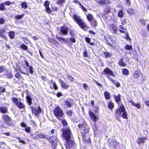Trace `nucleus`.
I'll list each match as a JSON object with an SVG mask.
<instances>
[{
  "instance_id": "obj_4",
  "label": "nucleus",
  "mask_w": 149,
  "mask_h": 149,
  "mask_svg": "<svg viewBox=\"0 0 149 149\" xmlns=\"http://www.w3.org/2000/svg\"><path fill=\"white\" fill-rule=\"evenodd\" d=\"M73 18L74 20L81 28L84 29L87 27V25L80 19V17L79 16L74 15Z\"/></svg>"
},
{
  "instance_id": "obj_19",
  "label": "nucleus",
  "mask_w": 149,
  "mask_h": 149,
  "mask_svg": "<svg viewBox=\"0 0 149 149\" xmlns=\"http://www.w3.org/2000/svg\"><path fill=\"white\" fill-rule=\"evenodd\" d=\"M26 99L28 105L30 106L32 104V98L30 96L27 95L26 96Z\"/></svg>"
},
{
  "instance_id": "obj_28",
  "label": "nucleus",
  "mask_w": 149,
  "mask_h": 149,
  "mask_svg": "<svg viewBox=\"0 0 149 149\" xmlns=\"http://www.w3.org/2000/svg\"><path fill=\"white\" fill-rule=\"evenodd\" d=\"M86 17L89 22L94 19L92 15L91 14H88V15H86Z\"/></svg>"
},
{
  "instance_id": "obj_61",
  "label": "nucleus",
  "mask_w": 149,
  "mask_h": 149,
  "mask_svg": "<svg viewBox=\"0 0 149 149\" xmlns=\"http://www.w3.org/2000/svg\"><path fill=\"white\" fill-rule=\"evenodd\" d=\"M126 3L128 5L130 6L131 4V2H130V0H126L125 1Z\"/></svg>"
},
{
  "instance_id": "obj_42",
  "label": "nucleus",
  "mask_w": 149,
  "mask_h": 149,
  "mask_svg": "<svg viewBox=\"0 0 149 149\" xmlns=\"http://www.w3.org/2000/svg\"><path fill=\"white\" fill-rule=\"evenodd\" d=\"M29 71L30 73L31 74H33L34 72L33 70V68L32 66H29Z\"/></svg>"
},
{
  "instance_id": "obj_14",
  "label": "nucleus",
  "mask_w": 149,
  "mask_h": 149,
  "mask_svg": "<svg viewBox=\"0 0 149 149\" xmlns=\"http://www.w3.org/2000/svg\"><path fill=\"white\" fill-rule=\"evenodd\" d=\"M142 75L138 71H135L133 73L132 76L133 77L138 79H140Z\"/></svg>"
},
{
  "instance_id": "obj_22",
  "label": "nucleus",
  "mask_w": 149,
  "mask_h": 149,
  "mask_svg": "<svg viewBox=\"0 0 149 149\" xmlns=\"http://www.w3.org/2000/svg\"><path fill=\"white\" fill-rule=\"evenodd\" d=\"M118 64L120 66L124 67H125L126 65V64L123 62V59L122 58L119 59Z\"/></svg>"
},
{
  "instance_id": "obj_27",
  "label": "nucleus",
  "mask_w": 149,
  "mask_h": 149,
  "mask_svg": "<svg viewBox=\"0 0 149 149\" xmlns=\"http://www.w3.org/2000/svg\"><path fill=\"white\" fill-rule=\"evenodd\" d=\"M111 145L113 146L115 148L119 144V143H118L117 141L116 140H114L113 142H111Z\"/></svg>"
},
{
  "instance_id": "obj_34",
  "label": "nucleus",
  "mask_w": 149,
  "mask_h": 149,
  "mask_svg": "<svg viewBox=\"0 0 149 149\" xmlns=\"http://www.w3.org/2000/svg\"><path fill=\"white\" fill-rule=\"evenodd\" d=\"M21 7L24 9H26L27 8V3L25 1L23 2L21 5Z\"/></svg>"
},
{
  "instance_id": "obj_31",
  "label": "nucleus",
  "mask_w": 149,
  "mask_h": 149,
  "mask_svg": "<svg viewBox=\"0 0 149 149\" xmlns=\"http://www.w3.org/2000/svg\"><path fill=\"white\" fill-rule=\"evenodd\" d=\"M104 95L105 96V99L107 100L111 98L109 93L107 92H105L104 93Z\"/></svg>"
},
{
  "instance_id": "obj_37",
  "label": "nucleus",
  "mask_w": 149,
  "mask_h": 149,
  "mask_svg": "<svg viewBox=\"0 0 149 149\" xmlns=\"http://www.w3.org/2000/svg\"><path fill=\"white\" fill-rule=\"evenodd\" d=\"M6 68L5 66H0V74H1L5 72Z\"/></svg>"
},
{
  "instance_id": "obj_50",
  "label": "nucleus",
  "mask_w": 149,
  "mask_h": 149,
  "mask_svg": "<svg viewBox=\"0 0 149 149\" xmlns=\"http://www.w3.org/2000/svg\"><path fill=\"white\" fill-rule=\"evenodd\" d=\"M7 78H10L13 77V75L12 74L11 72H8L7 74Z\"/></svg>"
},
{
  "instance_id": "obj_1",
  "label": "nucleus",
  "mask_w": 149,
  "mask_h": 149,
  "mask_svg": "<svg viewBox=\"0 0 149 149\" xmlns=\"http://www.w3.org/2000/svg\"><path fill=\"white\" fill-rule=\"evenodd\" d=\"M120 95L119 94L118 95H114V97L116 102L118 104L119 108L117 109L116 110L115 113V117L117 120L120 121L119 119L120 116H121L123 118L127 119V114L126 112L125 109L123 104H120V101L121 100L120 98Z\"/></svg>"
},
{
  "instance_id": "obj_25",
  "label": "nucleus",
  "mask_w": 149,
  "mask_h": 149,
  "mask_svg": "<svg viewBox=\"0 0 149 149\" xmlns=\"http://www.w3.org/2000/svg\"><path fill=\"white\" fill-rule=\"evenodd\" d=\"M7 109L4 107H0V111L3 113H6L7 111Z\"/></svg>"
},
{
  "instance_id": "obj_58",
  "label": "nucleus",
  "mask_w": 149,
  "mask_h": 149,
  "mask_svg": "<svg viewBox=\"0 0 149 149\" xmlns=\"http://www.w3.org/2000/svg\"><path fill=\"white\" fill-rule=\"evenodd\" d=\"M125 36L126 37V39L127 40H131V39L130 38L128 34V33H126V34L125 35Z\"/></svg>"
},
{
  "instance_id": "obj_62",
  "label": "nucleus",
  "mask_w": 149,
  "mask_h": 149,
  "mask_svg": "<svg viewBox=\"0 0 149 149\" xmlns=\"http://www.w3.org/2000/svg\"><path fill=\"white\" fill-rule=\"evenodd\" d=\"M65 1V0H59L57 2V3L59 4H61Z\"/></svg>"
},
{
  "instance_id": "obj_29",
  "label": "nucleus",
  "mask_w": 149,
  "mask_h": 149,
  "mask_svg": "<svg viewBox=\"0 0 149 149\" xmlns=\"http://www.w3.org/2000/svg\"><path fill=\"white\" fill-rule=\"evenodd\" d=\"M17 106L19 109L24 108V109L25 105L21 102H19Z\"/></svg>"
},
{
  "instance_id": "obj_46",
  "label": "nucleus",
  "mask_w": 149,
  "mask_h": 149,
  "mask_svg": "<svg viewBox=\"0 0 149 149\" xmlns=\"http://www.w3.org/2000/svg\"><path fill=\"white\" fill-rule=\"evenodd\" d=\"M86 134L82 133V140L83 141H84V142L86 141V139L87 137V135H86Z\"/></svg>"
},
{
  "instance_id": "obj_3",
  "label": "nucleus",
  "mask_w": 149,
  "mask_h": 149,
  "mask_svg": "<svg viewBox=\"0 0 149 149\" xmlns=\"http://www.w3.org/2000/svg\"><path fill=\"white\" fill-rule=\"evenodd\" d=\"M54 115L59 120H61V118L64 115L63 110L59 107H56L53 111Z\"/></svg>"
},
{
  "instance_id": "obj_53",
  "label": "nucleus",
  "mask_w": 149,
  "mask_h": 149,
  "mask_svg": "<svg viewBox=\"0 0 149 149\" xmlns=\"http://www.w3.org/2000/svg\"><path fill=\"white\" fill-rule=\"evenodd\" d=\"M93 131L95 132H96L97 130V127L95 123V124L93 125Z\"/></svg>"
},
{
  "instance_id": "obj_18",
  "label": "nucleus",
  "mask_w": 149,
  "mask_h": 149,
  "mask_svg": "<svg viewBox=\"0 0 149 149\" xmlns=\"http://www.w3.org/2000/svg\"><path fill=\"white\" fill-rule=\"evenodd\" d=\"M60 82L61 87L65 89L68 88L69 86L68 84H67L66 83L64 82L62 80H61L60 81Z\"/></svg>"
},
{
  "instance_id": "obj_26",
  "label": "nucleus",
  "mask_w": 149,
  "mask_h": 149,
  "mask_svg": "<svg viewBox=\"0 0 149 149\" xmlns=\"http://www.w3.org/2000/svg\"><path fill=\"white\" fill-rule=\"evenodd\" d=\"M90 22L91 25L94 27L96 26H97V21L94 19L92 20Z\"/></svg>"
},
{
  "instance_id": "obj_21",
  "label": "nucleus",
  "mask_w": 149,
  "mask_h": 149,
  "mask_svg": "<svg viewBox=\"0 0 149 149\" xmlns=\"http://www.w3.org/2000/svg\"><path fill=\"white\" fill-rule=\"evenodd\" d=\"M6 32L5 29H0V36L4 38H6V36L4 34V33Z\"/></svg>"
},
{
  "instance_id": "obj_41",
  "label": "nucleus",
  "mask_w": 149,
  "mask_h": 149,
  "mask_svg": "<svg viewBox=\"0 0 149 149\" xmlns=\"http://www.w3.org/2000/svg\"><path fill=\"white\" fill-rule=\"evenodd\" d=\"M66 112V114L69 116L72 115V111L70 110H67Z\"/></svg>"
},
{
  "instance_id": "obj_57",
  "label": "nucleus",
  "mask_w": 149,
  "mask_h": 149,
  "mask_svg": "<svg viewBox=\"0 0 149 149\" xmlns=\"http://www.w3.org/2000/svg\"><path fill=\"white\" fill-rule=\"evenodd\" d=\"M15 76L16 78L18 79H20L21 77L20 75L18 73H16L15 75Z\"/></svg>"
},
{
  "instance_id": "obj_36",
  "label": "nucleus",
  "mask_w": 149,
  "mask_h": 149,
  "mask_svg": "<svg viewBox=\"0 0 149 149\" xmlns=\"http://www.w3.org/2000/svg\"><path fill=\"white\" fill-rule=\"evenodd\" d=\"M8 35L10 38L13 39L14 38L15 36L14 32L12 31L9 32L8 33Z\"/></svg>"
},
{
  "instance_id": "obj_63",
  "label": "nucleus",
  "mask_w": 149,
  "mask_h": 149,
  "mask_svg": "<svg viewBox=\"0 0 149 149\" xmlns=\"http://www.w3.org/2000/svg\"><path fill=\"white\" fill-rule=\"evenodd\" d=\"M21 126L22 127H25L26 126V125L24 123L22 122L21 124Z\"/></svg>"
},
{
  "instance_id": "obj_38",
  "label": "nucleus",
  "mask_w": 149,
  "mask_h": 149,
  "mask_svg": "<svg viewBox=\"0 0 149 149\" xmlns=\"http://www.w3.org/2000/svg\"><path fill=\"white\" fill-rule=\"evenodd\" d=\"M124 13H123V11L121 10H119L118 12V16L120 18H122L123 17Z\"/></svg>"
},
{
  "instance_id": "obj_9",
  "label": "nucleus",
  "mask_w": 149,
  "mask_h": 149,
  "mask_svg": "<svg viewBox=\"0 0 149 149\" xmlns=\"http://www.w3.org/2000/svg\"><path fill=\"white\" fill-rule=\"evenodd\" d=\"M104 39L106 41L107 44L111 47H114L115 44V41L113 39L106 36L104 37Z\"/></svg>"
},
{
  "instance_id": "obj_49",
  "label": "nucleus",
  "mask_w": 149,
  "mask_h": 149,
  "mask_svg": "<svg viewBox=\"0 0 149 149\" xmlns=\"http://www.w3.org/2000/svg\"><path fill=\"white\" fill-rule=\"evenodd\" d=\"M56 38H57L58 41H66V40L64 38H62L61 37H56Z\"/></svg>"
},
{
  "instance_id": "obj_55",
  "label": "nucleus",
  "mask_w": 149,
  "mask_h": 149,
  "mask_svg": "<svg viewBox=\"0 0 149 149\" xmlns=\"http://www.w3.org/2000/svg\"><path fill=\"white\" fill-rule=\"evenodd\" d=\"M44 134H38L37 135V136H38L39 138H41L42 139L44 138Z\"/></svg>"
},
{
  "instance_id": "obj_13",
  "label": "nucleus",
  "mask_w": 149,
  "mask_h": 149,
  "mask_svg": "<svg viewBox=\"0 0 149 149\" xmlns=\"http://www.w3.org/2000/svg\"><path fill=\"white\" fill-rule=\"evenodd\" d=\"M89 113L90 118L95 123L96 121L97 117L95 114L91 111H89Z\"/></svg>"
},
{
  "instance_id": "obj_47",
  "label": "nucleus",
  "mask_w": 149,
  "mask_h": 149,
  "mask_svg": "<svg viewBox=\"0 0 149 149\" xmlns=\"http://www.w3.org/2000/svg\"><path fill=\"white\" fill-rule=\"evenodd\" d=\"M62 123L63 126L67 125L68 124L66 120L65 119H63L62 121Z\"/></svg>"
},
{
  "instance_id": "obj_30",
  "label": "nucleus",
  "mask_w": 149,
  "mask_h": 149,
  "mask_svg": "<svg viewBox=\"0 0 149 149\" xmlns=\"http://www.w3.org/2000/svg\"><path fill=\"white\" fill-rule=\"evenodd\" d=\"M123 74L126 75H128L129 74V71L126 68L123 69L122 71Z\"/></svg>"
},
{
  "instance_id": "obj_51",
  "label": "nucleus",
  "mask_w": 149,
  "mask_h": 149,
  "mask_svg": "<svg viewBox=\"0 0 149 149\" xmlns=\"http://www.w3.org/2000/svg\"><path fill=\"white\" fill-rule=\"evenodd\" d=\"M98 3L100 4L103 5L105 4V0H100L99 1H97Z\"/></svg>"
},
{
  "instance_id": "obj_24",
  "label": "nucleus",
  "mask_w": 149,
  "mask_h": 149,
  "mask_svg": "<svg viewBox=\"0 0 149 149\" xmlns=\"http://www.w3.org/2000/svg\"><path fill=\"white\" fill-rule=\"evenodd\" d=\"M127 13L130 15H133L134 14L135 11L132 8H129L127 10Z\"/></svg>"
},
{
  "instance_id": "obj_54",
  "label": "nucleus",
  "mask_w": 149,
  "mask_h": 149,
  "mask_svg": "<svg viewBox=\"0 0 149 149\" xmlns=\"http://www.w3.org/2000/svg\"><path fill=\"white\" fill-rule=\"evenodd\" d=\"M109 80V81H111L112 82L114 83V84H115V81L113 80L111 77H109V76L107 75V77Z\"/></svg>"
},
{
  "instance_id": "obj_64",
  "label": "nucleus",
  "mask_w": 149,
  "mask_h": 149,
  "mask_svg": "<svg viewBox=\"0 0 149 149\" xmlns=\"http://www.w3.org/2000/svg\"><path fill=\"white\" fill-rule=\"evenodd\" d=\"M145 103L149 107V100H146L145 102Z\"/></svg>"
},
{
  "instance_id": "obj_56",
  "label": "nucleus",
  "mask_w": 149,
  "mask_h": 149,
  "mask_svg": "<svg viewBox=\"0 0 149 149\" xmlns=\"http://www.w3.org/2000/svg\"><path fill=\"white\" fill-rule=\"evenodd\" d=\"M5 91V88H4L0 86V93L4 92Z\"/></svg>"
},
{
  "instance_id": "obj_48",
  "label": "nucleus",
  "mask_w": 149,
  "mask_h": 149,
  "mask_svg": "<svg viewBox=\"0 0 149 149\" xmlns=\"http://www.w3.org/2000/svg\"><path fill=\"white\" fill-rule=\"evenodd\" d=\"M31 128L30 127L26 126L25 127V130L28 133H29L31 131Z\"/></svg>"
},
{
  "instance_id": "obj_32",
  "label": "nucleus",
  "mask_w": 149,
  "mask_h": 149,
  "mask_svg": "<svg viewBox=\"0 0 149 149\" xmlns=\"http://www.w3.org/2000/svg\"><path fill=\"white\" fill-rule=\"evenodd\" d=\"M24 16V14H22L20 15H17L15 17V18L16 19H21Z\"/></svg>"
},
{
  "instance_id": "obj_39",
  "label": "nucleus",
  "mask_w": 149,
  "mask_h": 149,
  "mask_svg": "<svg viewBox=\"0 0 149 149\" xmlns=\"http://www.w3.org/2000/svg\"><path fill=\"white\" fill-rule=\"evenodd\" d=\"M48 41L50 42L53 43L54 44L56 45V43H58V42L56 40L52 39V38H49L48 39Z\"/></svg>"
},
{
  "instance_id": "obj_16",
  "label": "nucleus",
  "mask_w": 149,
  "mask_h": 149,
  "mask_svg": "<svg viewBox=\"0 0 149 149\" xmlns=\"http://www.w3.org/2000/svg\"><path fill=\"white\" fill-rule=\"evenodd\" d=\"M147 139V137H139L137 141V142L138 144H140L141 143L143 144L145 140Z\"/></svg>"
},
{
  "instance_id": "obj_20",
  "label": "nucleus",
  "mask_w": 149,
  "mask_h": 149,
  "mask_svg": "<svg viewBox=\"0 0 149 149\" xmlns=\"http://www.w3.org/2000/svg\"><path fill=\"white\" fill-rule=\"evenodd\" d=\"M110 29L113 31V33H116L117 32V28L116 26L114 24L111 25L110 27Z\"/></svg>"
},
{
  "instance_id": "obj_43",
  "label": "nucleus",
  "mask_w": 149,
  "mask_h": 149,
  "mask_svg": "<svg viewBox=\"0 0 149 149\" xmlns=\"http://www.w3.org/2000/svg\"><path fill=\"white\" fill-rule=\"evenodd\" d=\"M69 33H70L71 36L72 37H74L75 35V32L74 30H70Z\"/></svg>"
},
{
  "instance_id": "obj_10",
  "label": "nucleus",
  "mask_w": 149,
  "mask_h": 149,
  "mask_svg": "<svg viewBox=\"0 0 149 149\" xmlns=\"http://www.w3.org/2000/svg\"><path fill=\"white\" fill-rule=\"evenodd\" d=\"M49 141L50 143L52 145L53 147L55 148V146H56L57 143L56 137L54 136L53 137H51L50 138Z\"/></svg>"
},
{
  "instance_id": "obj_8",
  "label": "nucleus",
  "mask_w": 149,
  "mask_h": 149,
  "mask_svg": "<svg viewBox=\"0 0 149 149\" xmlns=\"http://www.w3.org/2000/svg\"><path fill=\"white\" fill-rule=\"evenodd\" d=\"M69 28L66 26H62L61 27L60 31L61 34L63 35H66L68 33Z\"/></svg>"
},
{
  "instance_id": "obj_11",
  "label": "nucleus",
  "mask_w": 149,
  "mask_h": 149,
  "mask_svg": "<svg viewBox=\"0 0 149 149\" xmlns=\"http://www.w3.org/2000/svg\"><path fill=\"white\" fill-rule=\"evenodd\" d=\"M64 103V105L66 106L67 108H70L73 104L72 100L70 99L65 100Z\"/></svg>"
},
{
  "instance_id": "obj_7",
  "label": "nucleus",
  "mask_w": 149,
  "mask_h": 149,
  "mask_svg": "<svg viewBox=\"0 0 149 149\" xmlns=\"http://www.w3.org/2000/svg\"><path fill=\"white\" fill-rule=\"evenodd\" d=\"M2 118L8 125H11L12 124V119L8 115L5 114L3 115Z\"/></svg>"
},
{
  "instance_id": "obj_12",
  "label": "nucleus",
  "mask_w": 149,
  "mask_h": 149,
  "mask_svg": "<svg viewBox=\"0 0 149 149\" xmlns=\"http://www.w3.org/2000/svg\"><path fill=\"white\" fill-rule=\"evenodd\" d=\"M32 113H34L35 115H37L41 113V108L38 107V108H32Z\"/></svg>"
},
{
  "instance_id": "obj_5",
  "label": "nucleus",
  "mask_w": 149,
  "mask_h": 149,
  "mask_svg": "<svg viewBox=\"0 0 149 149\" xmlns=\"http://www.w3.org/2000/svg\"><path fill=\"white\" fill-rule=\"evenodd\" d=\"M78 126L80 129V131L82 133L87 134L88 132V126L85 123L79 125Z\"/></svg>"
},
{
  "instance_id": "obj_15",
  "label": "nucleus",
  "mask_w": 149,
  "mask_h": 149,
  "mask_svg": "<svg viewBox=\"0 0 149 149\" xmlns=\"http://www.w3.org/2000/svg\"><path fill=\"white\" fill-rule=\"evenodd\" d=\"M49 2L47 1H45L44 3V6H45L47 12L49 13H51L52 12L51 10L49 7Z\"/></svg>"
},
{
  "instance_id": "obj_17",
  "label": "nucleus",
  "mask_w": 149,
  "mask_h": 149,
  "mask_svg": "<svg viewBox=\"0 0 149 149\" xmlns=\"http://www.w3.org/2000/svg\"><path fill=\"white\" fill-rule=\"evenodd\" d=\"M20 48L23 49L24 50H26L27 52L31 54V55H32V53L29 50L27 49L28 47L26 45L24 44H22L20 45Z\"/></svg>"
},
{
  "instance_id": "obj_33",
  "label": "nucleus",
  "mask_w": 149,
  "mask_h": 149,
  "mask_svg": "<svg viewBox=\"0 0 149 149\" xmlns=\"http://www.w3.org/2000/svg\"><path fill=\"white\" fill-rule=\"evenodd\" d=\"M50 83L51 84H53V87L55 90H57L58 89V87L55 82H53L52 80H51Z\"/></svg>"
},
{
  "instance_id": "obj_44",
  "label": "nucleus",
  "mask_w": 149,
  "mask_h": 149,
  "mask_svg": "<svg viewBox=\"0 0 149 149\" xmlns=\"http://www.w3.org/2000/svg\"><path fill=\"white\" fill-rule=\"evenodd\" d=\"M13 101L14 103H15L16 105L19 103L18 102V100L17 98H14L13 99Z\"/></svg>"
},
{
  "instance_id": "obj_59",
  "label": "nucleus",
  "mask_w": 149,
  "mask_h": 149,
  "mask_svg": "<svg viewBox=\"0 0 149 149\" xmlns=\"http://www.w3.org/2000/svg\"><path fill=\"white\" fill-rule=\"evenodd\" d=\"M83 55L86 57H87L88 56V54L87 52V50H85L84 52Z\"/></svg>"
},
{
  "instance_id": "obj_40",
  "label": "nucleus",
  "mask_w": 149,
  "mask_h": 149,
  "mask_svg": "<svg viewBox=\"0 0 149 149\" xmlns=\"http://www.w3.org/2000/svg\"><path fill=\"white\" fill-rule=\"evenodd\" d=\"M5 10V5L4 3H1L0 5V10L3 11Z\"/></svg>"
},
{
  "instance_id": "obj_45",
  "label": "nucleus",
  "mask_w": 149,
  "mask_h": 149,
  "mask_svg": "<svg viewBox=\"0 0 149 149\" xmlns=\"http://www.w3.org/2000/svg\"><path fill=\"white\" fill-rule=\"evenodd\" d=\"M104 54L106 57H110L111 56V54L107 52H104Z\"/></svg>"
},
{
  "instance_id": "obj_52",
  "label": "nucleus",
  "mask_w": 149,
  "mask_h": 149,
  "mask_svg": "<svg viewBox=\"0 0 149 149\" xmlns=\"http://www.w3.org/2000/svg\"><path fill=\"white\" fill-rule=\"evenodd\" d=\"M132 47L128 45H127L125 46V49L127 50H130L132 49Z\"/></svg>"
},
{
  "instance_id": "obj_2",
  "label": "nucleus",
  "mask_w": 149,
  "mask_h": 149,
  "mask_svg": "<svg viewBox=\"0 0 149 149\" xmlns=\"http://www.w3.org/2000/svg\"><path fill=\"white\" fill-rule=\"evenodd\" d=\"M62 135L65 139L66 142L65 146L66 149H70L74 144V142L72 140L71 130L69 127L64 128L62 130Z\"/></svg>"
},
{
  "instance_id": "obj_6",
  "label": "nucleus",
  "mask_w": 149,
  "mask_h": 149,
  "mask_svg": "<svg viewBox=\"0 0 149 149\" xmlns=\"http://www.w3.org/2000/svg\"><path fill=\"white\" fill-rule=\"evenodd\" d=\"M102 74L105 75L106 77L107 75L115 77V75L112 70L108 68H107L104 69L103 71L102 72Z\"/></svg>"
},
{
  "instance_id": "obj_35",
  "label": "nucleus",
  "mask_w": 149,
  "mask_h": 149,
  "mask_svg": "<svg viewBox=\"0 0 149 149\" xmlns=\"http://www.w3.org/2000/svg\"><path fill=\"white\" fill-rule=\"evenodd\" d=\"M114 107V104L112 102H110L108 104V107L109 109H112Z\"/></svg>"
},
{
  "instance_id": "obj_60",
  "label": "nucleus",
  "mask_w": 149,
  "mask_h": 149,
  "mask_svg": "<svg viewBox=\"0 0 149 149\" xmlns=\"http://www.w3.org/2000/svg\"><path fill=\"white\" fill-rule=\"evenodd\" d=\"M5 22V20L3 18H0V24H3Z\"/></svg>"
},
{
  "instance_id": "obj_23",
  "label": "nucleus",
  "mask_w": 149,
  "mask_h": 149,
  "mask_svg": "<svg viewBox=\"0 0 149 149\" xmlns=\"http://www.w3.org/2000/svg\"><path fill=\"white\" fill-rule=\"evenodd\" d=\"M129 102L131 103L134 106L136 107L137 108L139 109L141 108V106L139 104H136L132 100L129 101Z\"/></svg>"
}]
</instances>
